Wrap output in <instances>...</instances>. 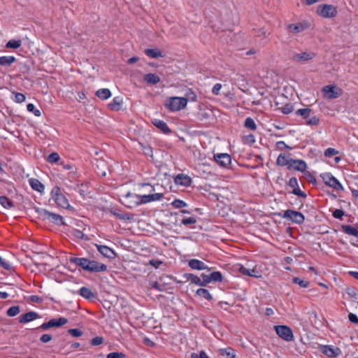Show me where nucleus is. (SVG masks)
Masks as SVG:
<instances>
[{
    "instance_id": "obj_1",
    "label": "nucleus",
    "mask_w": 358,
    "mask_h": 358,
    "mask_svg": "<svg viewBox=\"0 0 358 358\" xmlns=\"http://www.w3.org/2000/svg\"><path fill=\"white\" fill-rule=\"evenodd\" d=\"M69 262L89 273H100L107 271L106 264L85 257H71Z\"/></svg>"
},
{
    "instance_id": "obj_2",
    "label": "nucleus",
    "mask_w": 358,
    "mask_h": 358,
    "mask_svg": "<svg viewBox=\"0 0 358 358\" xmlns=\"http://www.w3.org/2000/svg\"><path fill=\"white\" fill-rule=\"evenodd\" d=\"M157 55L158 73H160L162 77L172 74L174 72L172 67L173 60L162 51L158 50Z\"/></svg>"
},
{
    "instance_id": "obj_3",
    "label": "nucleus",
    "mask_w": 358,
    "mask_h": 358,
    "mask_svg": "<svg viewBox=\"0 0 358 358\" xmlns=\"http://www.w3.org/2000/svg\"><path fill=\"white\" fill-rule=\"evenodd\" d=\"M125 199V206L128 208H132L134 206L145 203L151 201H155L157 199V194L138 196L137 194H132L131 193L128 192Z\"/></svg>"
},
{
    "instance_id": "obj_4",
    "label": "nucleus",
    "mask_w": 358,
    "mask_h": 358,
    "mask_svg": "<svg viewBox=\"0 0 358 358\" xmlns=\"http://www.w3.org/2000/svg\"><path fill=\"white\" fill-rule=\"evenodd\" d=\"M164 106L171 111H178L187 106V100L183 97L172 96L167 99Z\"/></svg>"
},
{
    "instance_id": "obj_5",
    "label": "nucleus",
    "mask_w": 358,
    "mask_h": 358,
    "mask_svg": "<svg viewBox=\"0 0 358 358\" xmlns=\"http://www.w3.org/2000/svg\"><path fill=\"white\" fill-rule=\"evenodd\" d=\"M36 212L39 213L40 218L43 220H48L53 224L59 226L64 224L63 217L58 214L50 212L45 209L40 208H37Z\"/></svg>"
},
{
    "instance_id": "obj_6",
    "label": "nucleus",
    "mask_w": 358,
    "mask_h": 358,
    "mask_svg": "<svg viewBox=\"0 0 358 358\" xmlns=\"http://www.w3.org/2000/svg\"><path fill=\"white\" fill-rule=\"evenodd\" d=\"M51 197L55 203L63 208H69L71 206L66 197L62 193L61 189L58 186H55L51 191Z\"/></svg>"
},
{
    "instance_id": "obj_7",
    "label": "nucleus",
    "mask_w": 358,
    "mask_h": 358,
    "mask_svg": "<svg viewBox=\"0 0 358 358\" xmlns=\"http://www.w3.org/2000/svg\"><path fill=\"white\" fill-rule=\"evenodd\" d=\"M317 13L324 18H332L336 16V7L329 4H322L317 6Z\"/></svg>"
},
{
    "instance_id": "obj_8",
    "label": "nucleus",
    "mask_w": 358,
    "mask_h": 358,
    "mask_svg": "<svg viewBox=\"0 0 358 358\" xmlns=\"http://www.w3.org/2000/svg\"><path fill=\"white\" fill-rule=\"evenodd\" d=\"M325 98L334 99L341 96L343 91L341 88L334 85H327L322 90Z\"/></svg>"
},
{
    "instance_id": "obj_9",
    "label": "nucleus",
    "mask_w": 358,
    "mask_h": 358,
    "mask_svg": "<svg viewBox=\"0 0 358 358\" xmlns=\"http://www.w3.org/2000/svg\"><path fill=\"white\" fill-rule=\"evenodd\" d=\"M324 183L335 189L336 190H343V187L340 182L333 176L330 173H325L321 175Z\"/></svg>"
},
{
    "instance_id": "obj_10",
    "label": "nucleus",
    "mask_w": 358,
    "mask_h": 358,
    "mask_svg": "<svg viewBox=\"0 0 358 358\" xmlns=\"http://www.w3.org/2000/svg\"><path fill=\"white\" fill-rule=\"evenodd\" d=\"M315 57V54L311 51H306L302 52H293L291 59L295 62H306L313 59Z\"/></svg>"
},
{
    "instance_id": "obj_11",
    "label": "nucleus",
    "mask_w": 358,
    "mask_h": 358,
    "mask_svg": "<svg viewBox=\"0 0 358 358\" xmlns=\"http://www.w3.org/2000/svg\"><path fill=\"white\" fill-rule=\"evenodd\" d=\"M276 334L286 341H292L294 339V335L292 329L285 325L275 326Z\"/></svg>"
},
{
    "instance_id": "obj_12",
    "label": "nucleus",
    "mask_w": 358,
    "mask_h": 358,
    "mask_svg": "<svg viewBox=\"0 0 358 358\" xmlns=\"http://www.w3.org/2000/svg\"><path fill=\"white\" fill-rule=\"evenodd\" d=\"M283 217L299 224H302L305 220V217L301 213L293 210H285Z\"/></svg>"
},
{
    "instance_id": "obj_13",
    "label": "nucleus",
    "mask_w": 358,
    "mask_h": 358,
    "mask_svg": "<svg viewBox=\"0 0 358 358\" xmlns=\"http://www.w3.org/2000/svg\"><path fill=\"white\" fill-rule=\"evenodd\" d=\"M320 350L329 357H336L341 354V349L333 345H321Z\"/></svg>"
},
{
    "instance_id": "obj_14",
    "label": "nucleus",
    "mask_w": 358,
    "mask_h": 358,
    "mask_svg": "<svg viewBox=\"0 0 358 358\" xmlns=\"http://www.w3.org/2000/svg\"><path fill=\"white\" fill-rule=\"evenodd\" d=\"M215 162L222 167L227 168L231 162V156L227 153H220L214 155Z\"/></svg>"
},
{
    "instance_id": "obj_15",
    "label": "nucleus",
    "mask_w": 358,
    "mask_h": 358,
    "mask_svg": "<svg viewBox=\"0 0 358 358\" xmlns=\"http://www.w3.org/2000/svg\"><path fill=\"white\" fill-rule=\"evenodd\" d=\"M289 185L293 188L292 194L303 198L307 196L306 194L299 189L298 180L296 178L293 177L289 179Z\"/></svg>"
},
{
    "instance_id": "obj_16",
    "label": "nucleus",
    "mask_w": 358,
    "mask_h": 358,
    "mask_svg": "<svg viewBox=\"0 0 358 358\" xmlns=\"http://www.w3.org/2000/svg\"><path fill=\"white\" fill-rule=\"evenodd\" d=\"M308 27L306 22L298 24H289L287 26V29L292 34H299L303 31Z\"/></svg>"
},
{
    "instance_id": "obj_17",
    "label": "nucleus",
    "mask_w": 358,
    "mask_h": 358,
    "mask_svg": "<svg viewBox=\"0 0 358 358\" xmlns=\"http://www.w3.org/2000/svg\"><path fill=\"white\" fill-rule=\"evenodd\" d=\"M307 168L306 163L301 159H291V164L288 166V169H294L299 171H304Z\"/></svg>"
},
{
    "instance_id": "obj_18",
    "label": "nucleus",
    "mask_w": 358,
    "mask_h": 358,
    "mask_svg": "<svg viewBox=\"0 0 358 358\" xmlns=\"http://www.w3.org/2000/svg\"><path fill=\"white\" fill-rule=\"evenodd\" d=\"M98 251L105 257L113 259L115 257V252L106 245L95 244Z\"/></svg>"
},
{
    "instance_id": "obj_19",
    "label": "nucleus",
    "mask_w": 358,
    "mask_h": 358,
    "mask_svg": "<svg viewBox=\"0 0 358 358\" xmlns=\"http://www.w3.org/2000/svg\"><path fill=\"white\" fill-rule=\"evenodd\" d=\"M39 317H41L39 314H38L37 313L34 312V311H30V312L26 313L25 314L22 315L20 317L19 322L20 323H27V322H29L33 321Z\"/></svg>"
},
{
    "instance_id": "obj_20",
    "label": "nucleus",
    "mask_w": 358,
    "mask_h": 358,
    "mask_svg": "<svg viewBox=\"0 0 358 358\" xmlns=\"http://www.w3.org/2000/svg\"><path fill=\"white\" fill-rule=\"evenodd\" d=\"M174 180L177 185H180L184 187H189L192 184L191 178L183 174H178L176 176Z\"/></svg>"
},
{
    "instance_id": "obj_21",
    "label": "nucleus",
    "mask_w": 358,
    "mask_h": 358,
    "mask_svg": "<svg viewBox=\"0 0 358 358\" xmlns=\"http://www.w3.org/2000/svg\"><path fill=\"white\" fill-rule=\"evenodd\" d=\"M188 265L191 268L195 269V270H199V271L205 270V269L209 270V268L208 267V266H206L204 262H203L200 260L196 259H190L188 262Z\"/></svg>"
},
{
    "instance_id": "obj_22",
    "label": "nucleus",
    "mask_w": 358,
    "mask_h": 358,
    "mask_svg": "<svg viewBox=\"0 0 358 358\" xmlns=\"http://www.w3.org/2000/svg\"><path fill=\"white\" fill-rule=\"evenodd\" d=\"M238 270L240 273H241L244 275L255 277L257 278L262 277L260 273L255 268H247L243 266H241Z\"/></svg>"
},
{
    "instance_id": "obj_23",
    "label": "nucleus",
    "mask_w": 358,
    "mask_h": 358,
    "mask_svg": "<svg viewBox=\"0 0 358 358\" xmlns=\"http://www.w3.org/2000/svg\"><path fill=\"white\" fill-rule=\"evenodd\" d=\"M182 278L184 282L190 281L196 285L201 286L202 284L201 278L192 273H185L182 275Z\"/></svg>"
},
{
    "instance_id": "obj_24",
    "label": "nucleus",
    "mask_w": 358,
    "mask_h": 358,
    "mask_svg": "<svg viewBox=\"0 0 358 358\" xmlns=\"http://www.w3.org/2000/svg\"><path fill=\"white\" fill-rule=\"evenodd\" d=\"M29 183L31 187L40 193H42L44 191L45 186L43 184L36 178H31L29 180Z\"/></svg>"
},
{
    "instance_id": "obj_25",
    "label": "nucleus",
    "mask_w": 358,
    "mask_h": 358,
    "mask_svg": "<svg viewBox=\"0 0 358 358\" xmlns=\"http://www.w3.org/2000/svg\"><path fill=\"white\" fill-rule=\"evenodd\" d=\"M79 294L87 300H93L96 298V294L86 287H82L79 290Z\"/></svg>"
},
{
    "instance_id": "obj_26",
    "label": "nucleus",
    "mask_w": 358,
    "mask_h": 358,
    "mask_svg": "<svg viewBox=\"0 0 358 358\" xmlns=\"http://www.w3.org/2000/svg\"><path fill=\"white\" fill-rule=\"evenodd\" d=\"M110 213L119 220H130L133 218V215L125 213L118 210H111Z\"/></svg>"
},
{
    "instance_id": "obj_27",
    "label": "nucleus",
    "mask_w": 358,
    "mask_h": 358,
    "mask_svg": "<svg viewBox=\"0 0 358 358\" xmlns=\"http://www.w3.org/2000/svg\"><path fill=\"white\" fill-rule=\"evenodd\" d=\"M16 61L13 56H2L0 57V66H10Z\"/></svg>"
},
{
    "instance_id": "obj_28",
    "label": "nucleus",
    "mask_w": 358,
    "mask_h": 358,
    "mask_svg": "<svg viewBox=\"0 0 358 358\" xmlns=\"http://www.w3.org/2000/svg\"><path fill=\"white\" fill-rule=\"evenodd\" d=\"M51 327H60L68 322V320L65 317H60L59 318H53L49 320Z\"/></svg>"
},
{
    "instance_id": "obj_29",
    "label": "nucleus",
    "mask_w": 358,
    "mask_h": 358,
    "mask_svg": "<svg viewBox=\"0 0 358 358\" xmlns=\"http://www.w3.org/2000/svg\"><path fill=\"white\" fill-rule=\"evenodd\" d=\"M70 234L71 236H73V237H75L78 239L85 240L87 241L90 240V238L86 234L83 233L79 229H72L70 230Z\"/></svg>"
},
{
    "instance_id": "obj_30",
    "label": "nucleus",
    "mask_w": 358,
    "mask_h": 358,
    "mask_svg": "<svg viewBox=\"0 0 358 358\" xmlns=\"http://www.w3.org/2000/svg\"><path fill=\"white\" fill-rule=\"evenodd\" d=\"M122 101L120 97H114L112 102L108 104V107L112 110L117 111L120 109Z\"/></svg>"
},
{
    "instance_id": "obj_31",
    "label": "nucleus",
    "mask_w": 358,
    "mask_h": 358,
    "mask_svg": "<svg viewBox=\"0 0 358 358\" xmlns=\"http://www.w3.org/2000/svg\"><path fill=\"white\" fill-rule=\"evenodd\" d=\"M341 229L345 234L358 238V230L356 228H354L350 225H342Z\"/></svg>"
},
{
    "instance_id": "obj_32",
    "label": "nucleus",
    "mask_w": 358,
    "mask_h": 358,
    "mask_svg": "<svg viewBox=\"0 0 358 358\" xmlns=\"http://www.w3.org/2000/svg\"><path fill=\"white\" fill-rule=\"evenodd\" d=\"M96 96L102 100H105L111 96V92L108 89H100L96 91Z\"/></svg>"
},
{
    "instance_id": "obj_33",
    "label": "nucleus",
    "mask_w": 358,
    "mask_h": 358,
    "mask_svg": "<svg viewBox=\"0 0 358 358\" xmlns=\"http://www.w3.org/2000/svg\"><path fill=\"white\" fill-rule=\"evenodd\" d=\"M291 159H288L285 155L280 154L277 159L276 164L279 166H287L288 167L291 164Z\"/></svg>"
},
{
    "instance_id": "obj_34",
    "label": "nucleus",
    "mask_w": 358,
    "mask_h": 358,
    "mask_svg": "<svg viewBox=\"0 0 358 358\" xmlns=\"http://www.w3.org/2000/svg\"><path fill=\"white\" fill-rule=\"evenodd\" d=\"M0 203L7 209L15 206L14 203L6 196H0Z\"/></svg>"
},
{
    "instance_id": "obj_35",
    "label": "nucleus",
    "mask_w": 358,
    "mask_h": 358,
    "mask_svg": "<svg viewBox=\"0 0 358 358\" xmlns=\"http://www.w3.org/2000/svg\"><path fill=\"white\" fill-rule=\"evenodd\" d=\"M196 294L199 296L206 299L208 301H210L213 299L212 295L210 294L209 291L206 289L200 288L196 290Z\"/></svg>"
},
{
    "instance_id": "obj_36",
    "label": "nucleus",
    "mask_w": 358,
    "mask_h": 358,
    "mask_svg": "<svg viewBox=\"0 0 358 358\" xmlns=\"http://www.w3.org/2000/svg\"><path fill=\"white\" fill-rule=\"evenodd\" d=\"M143 80L149 85L157 84V76L154 73H147L143 76Z\"/></svg>"
},
{
    "instance_id": "obj_37",
    "label": "nucleus",
    "mask_w": 358,
    "mask_h": 358,
    "mask_svg": "<svg viewBox=\"0 0 358 358\" xmlns=\"http://www.w3.org/2000/svg\"><path fill=\"white\" fill-rule=\"evenodd\" d=\"M158 129L164 134H169L172 133L171 129L164 121L158 120Z\"/></svg>"
},
{
    "instance_id": "obj_38",
    "label": "nucleus",
    "mask_w": 358,
    "mask_h": 358,
    "mask_svg": "<svg viewBox=\"0 0 358 358\" xmlns=\"http://www.w3.org/2000/svg\"><path fill=\"white\" fill-rule=\"evenodd\" d=\"M22 41L20 40H10L6 44V48L17 49L21 46Z\"/></svg>"
},
{
    "instance_id": "obj_39",
    "label": "nucleus",
    "mask_w": 358,
    "mask_h": 358,
    "mask_svg": "<svg viewBox=\"0 0 358 358\" xmlns=\"http://www.w3.org/2000/svg\"><path fill=\"white\" fill-rule=\"evenodd\" d=\"M220 354L226 357L227 358H235L236 355L234 350L230 348L226 349H222L220 350Z\"/></svg>"
},
{
    "instance_id": "obj_40",
    "label": "nucleus",
    "mask_w": 358,
    "mask_h": 358,
    "mask_svg": "<svg viewBox=\"0 0 358 358\" xmlns=\"http://www.w3.org/2000/svg\"><path fill=\"white\" fill-rule=\"evenodd\" d=\"M311 110L310 108H301L296 111V114L301 115L303 119L306 120L310 117Z\"/></svg>"
},
{
    "instance_id": "obj_41",
    "label": "nucleus",
    "mask_w": 358,
    "mask_h": 358,
    "mask_svg": "<svg viewBox=\"0 0 358 358\" xmlns=\"http://www.w3.org/2000/svg\"><path fill=\"white\" fill-rule=\"evenodd\" d=\"M20 312L19 306H15L9 308L6 311V315L9 317H14Z\"/></svg>"
},
{
    "instance_id": "obj_42",
    "label": "nucleus",
    "mask_w": 358,
    "mask_h": 358,
    "mask_svg": "<svg viewBox=\"0 0 358 358\" xmlns=\"http://www.w3.org/2000/svg\"><path fill=\"white\" fill-rule=\"evenodd\" d=\"M244 125L246 128H248L253 131L256 130V129H257V125H256L254 120L251 117L246 118Z\"/></svg>"
},
{
    "instance_id": "obj_43",
    "label": "nucleus",
    "mask_w": 358,
    "mask_h": 358,
    "mask_svg": "<svg viewBox=\"0 0 358 358\" xmlns=\"http://www.w3.org/2000/svg\"><path fill=\"white\" fill-rule=\"evenodd\" d=\"M210 278L211 282H221L222 280V275L220 271H214L210 274Z\"/></svg>"
},
{
    "instance_id": "obj_44",
    "label": "nucleus",
    "mask_w": 358,
    "mask_h": 358,
    "mask_svg": "<svg viewBox=\"0 0 358 358\" xmlns=\"http://www.w3.org/2000/svg\"><path fill=\"white\" fill-rule=\"evenodd\" d=\"M59 159H60V157H59V155H58V153L52 152L51 154H50L48 155V157L47 158V161L49 163L53 164V163L57 162L59 160Z\"/></svg>"
},
{
    "instance_id": "obj_45",
    "label": "nucleus",
    "mask_w": 358,
    "mask_h": 358,
    "mask_svg": "<svg viewBox=\"0 0 358 358\" xmlns=\"http://www.w3.org/2000/svg\"><path fill=\"white\" fill-rule=\"evenodd\" d=\"M184 98L185 99L187 100V102L195 101L196 100V95L193 91L189 90L185 94V96Z\"/></svg>"
},
{
    "instance_id": "obj_46",
    "label": "nucleus",
    "mask_w": 358,
    "mask_h": 358,
    "mask_svg": "<svg viewBox=\"0 0 358 358\" xmlns=\"http://www.w3.org/2000/svg\"><path fill=\"white\" fill-rule=\"evenodd\" d=\"M293 282L295 284H298L301 287H307L309 285V282L304 280L303 279H301L298 277L294 278L292 280Z\"/></svg>"
},
{
    "instance_id": "obj_47",
    "label": "nucleus",
    "mask_w": 358,
    "mask_h": 358,
    "mask_svg": "<svg viewBox=\"0 0 358 358\" xmlns=\"http://www.w3.org/2000/svg\"><path fill=\"white\" fill-rule=\"evenodd\" d=\"M27 109L29 112L34 113L36 116L38 117L41 114L39 110L35 108V106L33 103H28Z\"/></svg>"
},
{
    "instance_id": "obj_48",
    "label": "nucleus",
    "mask_w": 358,
    "mask_h": 358,
    "mask_svg": "<svg viewBox=\"0 0 358 358\" xmlns=\"http://www.w3.org/2000/svg\"><path fill=\"white\" fill-rule=\"evenodd\" d=\"M106 358H126V355L123 352H113L109 353Z\"/></svg>"
},
{
    "instance_id": "obj_49",
    "label": "nucleus",
    "mask_w": 358,
    "mask_h": 358,
    "mask_svg": "<svg viewBox=\"0 0 358 358\" xmlns=\"http://www.w3.org/2000/svg\"><path fill=\"white\" fill-rule=\"evenodd\" d=\"M320 120L317 116H313L310 118H308L306 120V124L308 125L313 126L317 125L319 124Z\"/></svg>"
},
{
    "instance_id": "obj_50",
    "label": "nucleus",
    "mask_w": 358,
    "mask_h": 358,
    "mask_svg": "<svg viewBox=\"0 0 358 358\" xmlns=\"http://www.w3.org/2000/svg\"><path fill=\"white\" fill-rule=\"evenodd\" d=\"M15 95V99L14 101L17 103H22L25 101V96L20 92H13Z\"/></svg>"
},
{
    "instance_id": "obj_51",
    "label": "nucleus",
    "mask_w": 358,
    "mask_h": 358,
    "mask_svg": "<svg viewBox=\"0 0 358 358\" xmlns=\"http://www.w3.org/2000/svg\"><path fill=\"white\" fill-rule=\"evenodd\" d=\"M68 333L73 337H79L83 335V331L78 329H69Z\"/></svg>"
},
{
    "instance_id": "obj_52",
    "label": "nucleus",
    "mask_w": 358,
    "mask_h": 358,
    "mask_svg": "<svg viewBox=\"0 0 358 358\" xmlns=\"http://www.w3.org/2000/svg\"><path fill=\"white\" fill-rule=\"evenodd\" d=\"M103 342V337L96 336L91 340V345L93 346L99 345Z\"/></svg>"
},
{
    "instance_id": "obj_53",
    "label": "nucleus",
    "mask_w": 358,
    "mask_h": 358,
    "mask_svg": "<svg viewBox=\"0 0 358 358\" xmlns=\"http://www.w3.org/2000/svg\"><path fill=\"white\" fill-rule=\"evenodd\" d=\"M172 205L176 208H183V207H185L187 206V203L182 201V200H179V199H176L173 203H172Z\"/></svg>"
},
{
    "instance_id": "obj_54",
    "label": "nucleus",
    "mask_w": 358,
    "mask_h": 358,
    "mask_svg": "<svg viewBox=\"0 0 358 358\" xmlns=\"http://www.w3.org/2000/svg\"><path fill=\"white\" fill-rule=\"evenodd\" d=\"M196 220L194 217H190L188 218H183L181 220V223L183 224L184 225H189V224H194V223H196Z\"/></svg>"
},
{
    "instance_id": "obj_55",
    "label": "nucleus",
    "mask_w": 358,
    "mask_h": 358,
    "mask_svg": "<svg viewBox=\"0 0 358 358\" xmlns=\"http://www.w3.org/2000/svg\"><path fill=\"white\" fill-rule=\"evenodd\" d=\"M144 52L151 58H157V49H145Z\"/></svg>"
},
{
    "instance_id": "obj_56",
    "label": "nucleus",
    "mask_w": 358,
    "mask_h": 358,
    "mask_svg": "<svg viewBox=\"0 0 358 358\" xmlns=\"http://www.w3.org/2000/svg\"><path fill=\"white\" fill-rule=\"evenodd\" d=\"M338 153V151L334 148H329L324 151V156L327 157H331Z\"/></svg>"
},
{
    "instance_id": "obj_57",
    "label": "nucleus",
    "mask_w": 358,
    "mask_h": 358,
    "mask_svg": "<svg viewBox=\"0 0 358 358\" xmlns=\"http://www.w3.org/2000/svg\"><path fill=\"white\" fill-rule=\"evenodd\" d=\"M201 278H202V280H201L202 284L201 285V286H206L207 284H208L211 282L210 278V275H206V274L202 273Z\"/></svg>"
},
{
    "instance_id": "obj_58",
    "label": "nucleus",
    "mask_w": 358,
    "mask_h": 358,
    "mask_svg": "<svg viewBox=\"0 0 358 358\" xmlns=\"http://www.w3.org/2000/svg\"><path fill=\"white\" fill-rule=\"evenodd\" d=\"M191 358H209L204 351H201L199 354L193 352Z\"/></svg>"
},
{
    "instance_id": "obj_59",
    "label": "nucleus",
    "mask_w": 358,
    "mask_h": 358,
    "mask_svg": "<svg viewBox=\"0 0 358 358\" xmlns=\"http://www.w3.org/2000/svg\"><path fill=\"white\" fill-rule=\"evenodd\" d=\"M52 336L50 334H45L41 336L40 341L43 343H48L49 341H50L52 340Z\"/></svg>"
},
{
    "instance_id": "obj_60",
    "label": "nucleus",
    "mask_w": 358,
    "mask_h": 358,
    "mask_svg": "<svg viewBox=\"0 0 358 358\" xmlns=\"http://www.w3.org/2000/svg\"><path fill=\"white\" fill-rule=\"evenodd\" d=\"M281 110L284 114H289L292 112L293 106L290 104H287L281 108Z\"/></svg>"
},
{
    "instance_id": "obj_61",
    "label": "nucleus",
    "mask_w": 358,
    "mask_h": 358,
    "mask_svg": "<svg viewBox=\"0 0 358 358\" xmlns=\"http://www.w3.org/2000/svg\"><path fill=\"white\" fill-rule=\"evenodd\" d=\"M344 215V211L343 210H341V209H336L334 212H333V216L335 217V218H337V219H341L342 217Z\"/></svg>"
},
{
    "instance_id": "obj_62",
    "label": "nucleus",
    "mask_w": 358,
    "mask_h": 358,
    "mask_svg": "<svg viewBox=\"0 0 358 358\" xmlns=\"http://www.w3.org/2000/svg\"><path fill=\"white\" fill-rule=\"evenodd\" d=\"M276 147L279 150H282L283 148H287V149H289V150L292 149V148L289 147V145H287V144H285V143L284 141H278V142H277L276 143Z\"/></svg>"
},
{
    "instance_id": "obj_63",
    "label": "nucleus",
    "mask_w": 358,
    "mask_h": 358,
    "mask_svg": "<svg viewBox=\"0 0 358 358\" xmlns=\"http://www.w3.org/2000/svg\"><path fill=\"white\" fill-rule=\"evenodd\" d=\"M245 142L248 144H252L255 142V136L252 134H249L245 136Z\"/></svg>"
},
{
    "instance_id": "obj_64",
    "label": "nucleus",
    "mask_w": 358,
    "mask_h": 358,
    "mask_svg": "<svg viewBox=\"0 0 358 358\" xmlns=\"http://www.w3.org/2000/svg\"><path fill=\"white\" fill-rule=\"evenodd\" d=\"M348 319L351 322L355 323V324H358V317H357V315L355 314L350 313L348 315Z\"/></svg>"
}]
</instances>
